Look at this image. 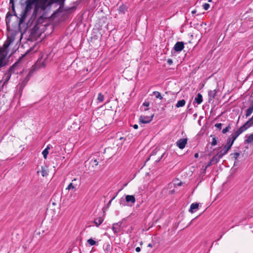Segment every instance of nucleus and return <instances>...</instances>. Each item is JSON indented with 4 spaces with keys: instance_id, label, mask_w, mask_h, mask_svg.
Masks as SVG:
<instances>
[{
    "instance_id": "nucleus-31",
    "label": "nucleus",
    "mask_w": 253,
    "mask_h": 253,
    "mask_svg": "<svg viewBox=\"0 0 253 253\" xmlns=\"http://www.w3.org/2000/svg\"><path fill=\"white\" fill-rule=\"evenodd\" d=\"M49 149H50L49 146H47L46 147V148L44 150H43V151H42V154L43 156V158H44V159H46V158H47V155H48V153H49V152H48V150H49Z\"/></svg>"
},
{
    "instance_id": "nucleus-26",
    "label": "nucleus",
    "mask_w": 253,
    "mask_h": 253,
    "mask_svg": "<svg viewBox=\"0 0 253 253\" xmlns=\"http://www.w3.org/2000/svg\"><path fill=\"white\" fill-rule=\"evenodd\" d=\"M252 142H253V134L247 136V138L244 140L245 144H250Z\"/></svg>"
},
{
    "instance_id": "nucleus-40",
    "label": "nucleus",
    "mask_w": 253,
    "mask_h": 253,
    "mask_svg": "<svg viewBox=\"0 0 253 253\" xmlns=\"http://www.w3.org/2000/svg\"><path fill=\"white\" fill-rule=\"evenodd\" d=\"M210 4L207 3H204L203 5V8L205 10H207L210 8Z\"/></svg>"
},
{
    "instance_id": "nucleus-42",
    "label": "nucleus",
    "mask_w": 253,
    "mask_h": 253,
    "mask_svg": "<svg viewBox=\"0 0 253 253\" xmlns=\"http://www.w3.org/2000/svg\"><path fill=\"white\" fill-rule=\"evenodd\" d=\"M14 38L12 37H8L6 40V41L10 42V44L13 42Z\"/></svg>"
},
{
    "instance_id": "nucleus-29",
    "label": "nucleus",
    "mask_w": 253,
    "mask_h": 253,
    "mask_svg": "<svg viewBox=\"0 0 253 253\" xmlns=\"http://www.w3.org/2000/svg\"><path fill=\"white\" fill-rule=\"evenodd\" d=\"M185 103H186L185 100L184 99H182V100H179L177 102V103H176L175 106L177 108L181 107L185 105Z\"/></svg>"
},
{
    "instance_id": "nucleus-14",
    "label": "nucleus",
    "mask_w": 253,
    "mask_h": 253,
    "mask_svg": "<svg viewBox=\"0 0 253 253\" xmlns=\"http://www.w3.org/2000/svg\"><path fill=\"white\" fill-rule=\"evenodd\" d=\"M244 131L240 127L238 130L234 132L231 135V137L234 140H235L236 138Z\"/></svg>"
},
{
    "instance_id": "nucleus-3",
    "label": "nucleus",
    "mask_w": 253,
    "mask_h": 253,
    "mask_svg": "<svg viewBox=\"0 0 253 253\" xmlns=\"http://www.w3.org/2000/svg\"><path fill=\"white\" fill-rule=\"evenodd\" d=\"M99 158H90V159L85 162V166L87 167L88 166V169H90L91 166L93 168L95 166H97L98 165Z\"/></svg>"
},
{
    "instance_id": "nucleus-36",
    "label": "nucleus",
    "mask_w": 253,
    "mask_h": 253,
    "mask_svg": "<svg viewBox=\"0 0 253 253\" xmlns=\"http://www.w3.org/2000/svg\"><path fill=\"white\" fill-rule=\"evenodd\" d=\"M87 242L90 245V246H94L97 244V242L94 241L92 239L90 238L88 239L87 241Z\"/></svg>"
},
{
    "instance_id": "nucleus-19",
    "label": "nucleus",
    "mask_w": 253,
    "mask_h": 253,
    "mask_svg": "<svg viewBox=\"0 0 253 253\" xmlns=\"http://www.w3.org/2000/svg\"><path fill=\"white\" fill-rule=\"evenodd\" d=\"M216 95V90L214 89L213 90H210L208 92V97H209V102H210L212 100L215 96Z\"/></svg>"
},
{
    "instance_id": "nucleus-22",
    "label": "nucleus",
    "mask_w": 253,
    "mask_h": 253,
    "mask_svg": "<svg viewBox=\"0 0 253 253\" xmlns=\"http://www.w3.org/2000/svg\"><path fill=\"white\" fill-rule=\"evenodd\" d=\"M104 221L103 217H99L94 219V223L97 227H98Z\"/></svg>"
},
{
    "instance_id": "nucleus-4",
    "label": "nucleus",
    "mask_w": 253,
    "mask_h": 253,
    "mask_svg": "<svg viewBox=\"0 0 253 253\" xmlns=\"http://www.w3.org/2000/svg\"><path fill=\"white\" fill-rule=\"evenodd\" d=\"M184 42H177L173 47V50L176 52H180L184 48Z\"/></svg>"
},
{
    "instance_id": "nucleus-8",
    "label": "nucleus",
    "mask_w": 253,
    "mask_h": 253,
    "mask_svg": "<svg viewBox=\"0 0 253 253\" xmlns=\"http://www.w3.org/2000/svg\"><path fill=\"white\" fill-rule=\"evenodd\" d=\"M187 142V138H181L176 142V145L179 148L183 149Z\"/></svg>"
},
{
    "instance_id": "nucleus-47",
    "label": "nucleus",
    "mask_w": 253,
    "mask_h": 253,
    "mask_svg": "<svg viewBox=\"0 0 253 253\" xmlns=\"http://www.w3.org/2000/svg\"><path fill=\"white\" fill-rule=\"evenodd\" d=\"M115 197H116V196H114V197L113 198H112V199H111V200L108 202V204H107V207H109L110 206V205H111V204L112 201H113V200L115 198Z\"/></svg>"
},
{
    "instance_id": "nucleus-11",
    "label": "nucleus",
    "mask_w": 253,
    "mask_h": 253,
    "mask_svg": "<svg viewBox=\"0 0 253 253\" xmlns=\"http://www.w3.org/2000/svg\"><path fill=\"white\" fill-rule=\"evenodd\" d=\"M240 155V152H235L234 153H232L230 154V156H233V157L234 159V167H238L239 166V162L238 161V157Z\"/></svg>"
},
{
    "instance_id": "nucleus-12",
    "label": "nucleus",
    "mask_w": 253,
    "mask_h": 253,
    "mask_svg": "<svg viewBox=\"0 0 253 253\" xmlns=\"http://www.w3.org/2000/svg\"><path fill=\"white\" fill-rule=\"evenodd\" d=\"M34 11L33 13L32 14L31 19H35L37 16L38 12V11L40 9H41L40 6L39 5V3H36L34 4Z\"/></svg>"
},
{
    "instance_id": "nucleus-2",
    "label": "nucleus",
    "mask_w": 253,
    "mask_h": 253,
    "mask_svg": "<svg viewBox=\"0 0 253 253\" xmlns=\"http://www.w3.org/2000/svg\"><path fill=\"white\" fill-rule=\"evenodd\" d=\"M10 4H11V8H12V14L10 12H8L6 14V18H5V21H6V24L7 25L8 23H9L10 22V18H11V17L13 15H14V16H16L18 17V18H19L17 14H16V13L15 12V6H14V0H10V2H9Z\"/></svg>"
},
{
    "instance_id": "nucleus-32",
    "label": "nucleus",
    "mask_w": 253,
    "mask_h": 253,
    "mask_svg": "<svg viewBox=\"0 0 253 253\" xmlns=\"http://www.w3.org/2000/svg\"><path fill=\"white\" fill-rule=\"evenodd\" d=\"M153 94L155 95L156 98L159 99L160 100H162L163 99V97L162 96L161 93L159 91H155L153 92Z\"/></svg>"
},
{
    "instance_id": "nucleus-59",
    "label": "nucleus",
    "mask_w": 253,
    "mask_h": 253,
    "mask_svg": "<svg viewBox=\"0 0 253 253\" xmlns=\"http://www.w3.org/2000/svg\"><path fill=\"white\" fill-rule=\"evenodd\" d=\"M207 167H206L205 169H203V173L205 172L206 170V169H207Z\"/></svg>"
},
{
    "instance_id": "nucleus-1",
    "label": "nucleus",
    "mask_w": 253,
    "mask_h": 253,
    "mask_svg": "<svg viewBox=\"0 0 253 253\" xmlns=\"http://www.w3.org/2000/svg\"><path fill=\"white\" fill-rule=\"evenodd\" d=\"M10 44V42L5 41L3 45V48L0 46V68L3 67L4 64L3 60H4L7 53V49Z\"/></svg>"
},
{
    "instance_id": "nucleus-35",
    "label": "nucleus",
    "mask_w": 253,
    "mask_h": 253,
    "mask_svg": "<svg viewBox=\"0 0 253 253\" xmlns=\"http://www.w3.org/2000/svg\"><path fill=\"white\" fill-rule=\"evenodd\" d=\"M97 99L98 101V102H102L104 100L103 95H102L101 93H99L98 95V97H97Z\"/></svg>"
},
{
    "instance_id": "nucleus-56",
    "label": "nucleus",
    "mask_w": 253,
    "mask_h": 253,
    "mask_svg": "<svg viewBox=\"0 0 253 253\" xmlns=\"http://www.w3.org/2000/svg\"><path fill=\"white\" fill-rule=\"evenodd\" d=\"M153 247V245L151 243H150L148 245V247L152 248Z\"/></svg>"
},
{
    "instance_id": "nucleus-18",
    "label": "nucleus",
    "mask_w": 253,
    "mask_h": 253,
    "mask_svg": "<svg viewBox=\"0 0 253 253\" xmlns=\"http://www.w3.org/2000/svg\"><path fill=\"white\" fill-rule=\"evenodd\" d=\"M253 112V100L251 102V105L246 110L245 116L246 118L249 117Z\"/></svg>"
},
{
    "instance_id": "nucleus-57",
    "label": "nucleus",
    "mask_w": 253,
    "mask_h": 253,
    "mask_svg": "<svg viewBox=\"0 0 253 253\" xmlns=\"http://www.w3.org/2000/svg\"><path fill=\"white\" fill-rule=\"evenodd\" d=\"M169 104V103H167L165 105V107H168Z\"/></svg>"
},
{
    "instance_id": "nucleus-41",
    "label": "nucleus",
    "mask_w": 253,
    "mask_h": 253,
    "mask_svg": "<svg viewBox=\"0 0 253 253\" xmlns=\"http://www.w3.org/2000/svg\"><path fill=\"white\" fill-rule=\"evenodd\" d=\"M222 124L221 123L216 124L214 126L219 130H220L221 129Z\"/></svg>"
},
{
    "instance_id": "nucleus-46",
    "label": "nucleus",
    "mask_w": 253,
    "mask_h": 253,
    "mask_svg": "<svg viewBox=\"0 0 253 253\" xmlns=\"http://www.w3.org/2000/svg\"><path fill=\"white\" fill-rule=\"evenodd\" d=\"M142 105L145 107H148L150 105V103L148 101H145Z\"/></svg>"
},
{
    "instance_id": "nucleus-9",
    "label": "nucleus",
    "mask_w": 253,
    "mask_h": 253,
    "mask_svg": "<svg viewBox=\"0 0 253 253\" xmlns=\"http://www.w3.org/2000/svg\"><path fill=\"white\" fill-rule=\"evenodd\" d=\"M252 126H253V119L252 117L245 124L241 126V127L245 131Z\"/></svg>"
},
{
    "instance_id": "nucleus-48",
    "label": "nucleus",
    "mask_w": 253,
    "mask_h": 253,
    "mask_svg": "<svg viewBox=\"0 0 253 253\" xmlns=\"http://www.w3.org/2000/svg\"><path fill=\"white\" fill-rule=\"evenodd\" d=\"M167 63L169 64V65H171L173 63V61L172 59H168V61H167Z\"/></svg>"
},
{
    "instance_id": "nucleus-30",
    "label": "nucleus",
    "mask_w": 253,
    "mask_h": 253,
    "mask_svg": "<svg viewBox=\"0 0 253 253\" xmlns=\"http://www.w3.org/2000/svg\"><path fill=\"white\" fill-rule=\"evenodd\" d=\"M44 16L43 15L40 16L37 20V21L36 22V24L39 25V24L42 23L44 21Z\"/></svg>"
},
{
    "instance_id": "nucleus-25",
    "label": "nucleus",
    "mask_w": 253,
    "mask_h": 253,
    "mask_svg": "<svg viewBox=\"0 0 253 253\" xmlns=\"http://www.w3.org/2000/svg\"><path fill=\"white\" fill-rule=\"evenodd\" d=\"M221 158H222V157L218 153H217L212 158L211 160L214 164H216L219 161Z\"/></svg>"
},
{
    "instance_id": "nucleus-17",
    "label": "nucleus",
    "mask_w": 253,
    "mask_h": 253,
    "mask_svg": "<svg viewBox=\"0 0 253 253\" xmlns=\"http://www.w3.org/2000/svg\"><path fill=\"white\" fill-rule=\"evenodd\" d=\"M229 150L230 148H229L226 146L224 145L223 149L221 150L219 152H218L217 153L222 158L223 156H224L227 153Z\"/></svg>"
},
{
    "instance_id": "nucleus-38",
    "label": "nucleus",
    "mask_w": 253,
    "mask_h": 253,
    "mask_svg": "<svg viewBox=\"0 0 253 253\" xmlns=\"http://www.w3.org/2000/svg\"><path fill=\"white\" fill-rule=\"evenodd\" d=\"M76 189V186H75V185H74L73 184V183H70L68 185L67 188H66L67 190H71V189Z\"/></svg>"
},
{
    "instance_id": "nucleus-39",
    "label": "nucleus",
    "mask_w": 253,
    "mask_h": 253,
    "mask_svg": "<svg viewBox=\"0 0 253 253\" xmlns=\"http://www.w3.org/2000/svg\"><path fill=\"white\" fill-rule=\"evenodd\" d=\"M112 230L114 231V233H117L120 229L118 227L116 226V224H113L112 226Z\"/></svg>"
},
{
    "instance_id": "nucleus-34",
    "label": "nucleus",
    "mask_w": 253,
    "mask_h": 253,
    "mask_svg": "<svg viewBox=\"0 0 253 253\" xmlns=\"http://www.w3.org/2000/svg\"><path fill=\"white\" fill-rule=\"evenodd\" d=\"M217 141H218V138L215 136H213L212 137V140L211 142V146H213L216 145L217 144Z\"/></svg>"
},
{
    "instance_id": "nucleus-64",
    "label": "nucleus",
    "mask_w": 253,
    "mask_h": 253,
    "mask_svg": "<svg viewBox=\"0 0 253 253\" xmlns=\"http://www.w3.org/2000/svg\"><path fill=\"white\" fill-rule=\"evenodd\" d=\"M66 253H70V252H67Z\"/></svg>"
},
{
    "instance_id": "nucleus-33",
    "label": "nucleus",
    "mask_w": 253,
    "mask_h": 253,
    "mask_svg": "<svg viewBox=\"0 0 253 253\" xmlns=\"http://www.w3.org/2000/svg\"><path fill=\"white\" fill-rule=\"evenodd\" d=\"M231 124L230 123L225 128H224L222 130V133L225 134L231 129Z\"/></svg>"
},
{
    "instance_id": "nucleus-7",
    "label": "nucleus",
    "mask_w": 253,
    "mask_h": 253,
    "mask_svg": "<svg viewBox=\"0 0 253 253\" xmlns=\"http://www.w3.org/2000/svg\"><path fill=\"white\" fill-rule=\"evenodd\" d=\"M49 3V0H42L40 1L39 5L41 9L42 10L44 11L47 9V8L50 7L52 6V4H48Z\"/></svg>"
},
{
    "instance_id": "nucleus-37",
    "label": "nucleus",
    "mask_w": 253,
    "mask_h": 253,
    "mask_svg": "<svg viewBox=\"0 0 253 253\" xmlns=\"http://www.w3.org/2000/svg\"><path fill=\"white\" fill-rule=\"evenodd\" d=\"M42 175V176H45L47 175V172L46 170L45 169V168L43 166L42 167V170H41Z\"/></svg>"
},
{
    "instance_id": "nucleus-61",
    "label": "nucleus",
    "mask_w": 253,
    "mask_h": 253,
    "mask_svg": "<svg viewBox=\"0 0 253 253\" xmlns=\"http://www.w3.org/2000/svg\"><path fill=\"white\" fill-rule=\"evenodd\" d=\"M149 159H150V157L146 159V162L148 161Z\"/></svg>"
},
{
    "instance_id": "nucleus-60",
    "label": "nucleus",
    "mask_w": 253,
    "mask_h": 253,
    "mask_svg": "<svg viewBox=\"0 0 253 253\" xmlns=\"http://www.w3.org/2000/svg\"><path fill=\"white\" fill-rule=\"evenodd\" d=\"M148 109H149L148 108H145V109H144V111H147V110H148Z\"/></svg>"
},
{
    "instance_id": "nucleus-45",
    "label": "nucleus",
    "mask_w": 253,
    "mask_h": 253,
    "mask_svg": "<svg viewBox=\"0 0 253 253\" xmlns=\"http://www.w3.org/2000/svg\"><path fill=\"white\" fill-rule=\"evenodd\" d=\"M214 164L213 162L211 161V160H210V161L208 163L206 167H210L212 165Z\"/></svg>"
},
{
    "instance_id": "nucleus-28",
    "label": "nucleus",
    "mask_w": 253,
    "mask_h": 253,
    "mask_svg": "<svg viewBox=\"0 0 253 253\" xmlns=\"http://www.w3.org/2000/svg\"><path fill=\"white\" fill-rule=\"evenodd\" d=\"M127 7L125 5H122L119 7V12L121 13H125L127 11Z\"/></svg>"
},
{
    "instance_id": "nucleus-24",
    "label": "nucleus",
    "mask_w": 253,
    "mask_h": 253,
    "mask_svg": "<svg viewBox=\"0 0 253 253\" xmlns=\"http://www.w3.org/2000/svg\"><path fill=\"white\" fill-rule=\"evenodd\" d=\"M77 9L76 6H73L72 7H65V12H66L67 14H71L74 12Z\"/></svg>"
},
{
    "instance_id": "nucleus-10",
    "label": "nucleus",
    "mask_w": 253,
    "mask_h": 253,
    "mask_svg": "<svg viewBox=\"0 0 253 253\" xmlns=\"http://www.w3.org/2000/svg\"><path fill=\"white\" fill-rule=\"evenodd\" d=\"M126 201L128 204L131 206L135 203L136 200L134 196L128 195L126 196Z\"/></svg>"
},
{
    "instance_id": "nucleus-58",
    "label": "nucleus",
    "mask_w": 253,
    "mask_h": 253,
    "mask_svg": "<svg viewBox=\"0 0 253 253\" xmlns=\"http://www.w3.org/2000/svg\"><path fill=\"white\" fill-rule=\"evenodd\" d=\"M42 64L43 67H44L45 66V64L43 62H42Z\"/></svg>"
},
{
    "instance_id": "nucleus-27",
    "label": "nucleus",
    "mask_w": 253,
    "mask_h": 253,
    "mask_svg": "<svg viewBox=\"0 0 253 253\" xmlns=\"http://www.w3.org/2000/svg\"><path fill=\"white\" fill-rule=\"evenodd\" d=\"M234 141L235 140L232 139L231 137H228L225 146L230 149Z\"/></svg>"
},
{
    "instance_id": "nucleus-21",
    "label": "nucleus",
    "mask_w": 253,
    "mask_h": 253,
    "mask_svg": "<svg viewBox=\"0 0 253 253\" xmlns=\"http://www.w3.org/2000/svg\"><path fill=\"white\" fill-rule=\"evenodd\" d=\"M199 207V204L195 203H192L190 206V208L189 209V212L193 213L196 210L198 209Z\"/></svg>"
},
{
    "instance_id": "nucleus-62",
    "label": "nucleus",
    "mask_w": 253,
    "mask_h": 253,
    "mask_svg": "<svg viewBox=\"0 0 253 253\" xmlns=\"http://www.w3.org/2000/svg\"><path fill=\"white\" fill-rule=\"evenodd\" d=\"M181 185V182H179L178 184V185Z\"/></svg>"
},
{
    "instance_id": "nucleus-54",
    "label": "nucleus",
    "mask_w": 253,
    "mask_h": 253,
    "mask_svg": "<svg viewBox=\"0 0 253 253\" xmlns=\"http://www.w3.org/2000/svg\"><path fill=\"white\" fill-rule=\"evenodd\" d=\"M194 157L197 158L199 157V154L198 153L195 154Z\"/></svg>"
},
{
    "instance_id": "nucleus-50",
    "label": "nucleus",
    "mask_w": 253,
    "mask_h": 253,
    "mask_svg": "<svg viewBox=\"0 0 253 253\" xmlns=\"http://www.w3.org/2000/svg\"><path fill=\"white\" fill-rule=\"evenodd\" d=\"M135 251H136V252H139L141 251V248L140 247H137L135 249Z\"/></svg>"
},
{
    "instance_id": "nucleus-53",
    "label": "nucleus",
    "mask_w": 253,
    "mask_h": 253,
    "mask_svg": "<svg viewBox=\"0 0 253 253\" xmlns=\"http://www.w3.org/2000/svg\"><path fill=\"white\" fill-rule=\"evenodd\" d=\"M164 155H165V154L164 153V154L161 156V158H160L159 160H157V161H156V162H160V160H161V159L164 157Z\"/></svg>"
},
{
    "instance_id": "nucleus-20",
    "label": "nucleus",
    "mask_w": 253,
    "mask_h": 253,
    "mask_svg": "<svg viewBox=\"0 0 253 253\" xmlns=\"http://www.w3.org/2000/svg\"><path fill=\"white\" fill-rule=\"evenodd\" d=\"M33 73V71L31 70L29 73L27 74V75L26 76L25 79H24L22 84H24V86H25L27 83L29 81L31 77L32 76V74Z\"/></svg>"
},
{
    "instance_id": "nucleus-55",
    "label": "nucleus",
    "mask_w": 253,
    "mask_h": 253,
    "mask_svg": "<svg viewBox=\"0 0 253 253\" xmlns=\"http://www.w3.org/2000/svg\"><path fill=\"white\" fill-rule=\"evenodd\" d=\"M196 12H197L196 10V9H195V10H193V11L191 12V13H192V14H195V13H196Z\"/></svg>"
},
{
    "instance_id": "nucleus-43",
    "label": "nucleus",
    "mask_w": 253,
    "mask_h": 253,
    "mask_svg": "<svg viewBox=\"0 0 253 253\" xmlns=\"http://www.w3.org/2000/svg\"><path fill=\"white\" fill-rule=\"evenodd\" d=\"M33 49V48H31L29 50H27V52L23 55H22L21 58H23L26 55H28L31 51Z\"/></svg>"
},
{
    "instance_id": "nucleus-5",
    "label": "nucleus",
    "mask_w": 253,
    "mask_h": 253,
    "mask_svg": "<svg viewBox=\"0 0 253 253\" xmlns=\"http://www.w3.org/2000/svg\"><path fill=\"white\" fill-rule=\"evenodd\" d=\"M154 116V114L151 115V116H140L139 119V123L142 124H148L152 121L153 118Z\"/></svg>"
},
{
    "instance_id": "nucleus-63",
    "label": "nucleus",
    "mask_w": 253,
    "mask_h": 253,
    "mask_svg": "<svg viewBox=\"0 0 253 253\" xmlns=\"http://www.w3.org/2000/svg\"><path fill=\"white\" fill-rule=\"evenodd\" d=\"M211 1H212V0H208V2H211Z\"/></svg>"
},
{
    "instance_id": "nucleus-51",
    "label": "nucleus",
    "mask_w": 253,
    "mask_h": 253,
    "mask_svg": "<svg viewBox=\"0 0 253 253\" xmlns=\"http://www.w3.org/2000/svg\"><path fill=\"white\" fill-rule=\"evenodd\" d=\"M110 247H111V246H110V244L108 243V244L106 245V249H106V250H109V249H110Z\"/></svg>"
},
{
    "instance_id": "nucleus-52",
    "label": "nucleus",
    "mask_w": 253,
    "mask_h": 253,
    "mask_svg": "<svg viewBox=\"0 0 253 253\" xmlns=\"http://www.w3.org/2000/svg\"><path fill=\"white\" fill-rule=\"evenodd\" d=\"M133 127L134 129H137V128H138V125H137L135 124V125H134L133 126Z\"/></svg>"
},
{
    "instance_id": "nucleus-49",
    "label": "nucleus",
    "mask_w": 253,
    "mask_h": 253,
    "mask_svg": "<svg viewBox=\"0 0 253 253\" xmlns=\"http://www.w3.org/2000/svg\"><path fill=\"white\" fill-rule=\"evenodd\" d=\"M122 222H119L118 223H115L116 224V226H117V227H118L119 228L121 226V225H122Z\"/></svg>"
},
{
    "instance_id": "nucleus-15",
    "label": "nucleus",
    "mask_w": 253,
    "mask_h": 253,
    "mask_svg": "<svg viewBox=\"0 0 253 253\" xmlns=\"http://www.w3.org/2000/svg\"><path fill=\"white\" fill-rule=\"evenodd\" d=\"M19 65L18 62H16L14 63L12 66H11L8 70L7 71L8 72L10 73L11 74L15 73L16 70L18 69V66Z\"/></svg>"
},
{
    "instance_id": "nucleus-13",
    "label": "nucleus",
    "mask_w": 253,
    "mask_h": 253,
    "mask_svg": "<svg viewBox=\"0 0 253 253\" xmlns=\"http://www.w3.org/2000/svg\"><path fill=\"white\" fill-rule=\"evenodd\" d=\"M34 11L33 13L32 14L31 19H35L37 16L38 12V11L40 9H41L40 6L39 5V3H36L34 4Z\"/></svg>"
},
{
    "instance_id": "nucleus-44",
    "label": "nucleus",
    "mask_w": 253,
    "mask_h": 253,
    "mask_svg": "<svg viewBox=\"0 0 253 253\" xmlns=\"http://www.w3.org/2000/svg\"><path fill=\"white\" fill-rule=\"evenodd\" d=\"M24 87H25V86H24V84H23L22 83V84H21V86H20V88L19 89V91H18L19 92H20L21 94L22 93V92L23 89Z\"/></svg>"
},
{
    "instance_id": "nucleus-6",
    "label": "nucleus",
    "mask_w": 253,
    "mask_h": 253,
    "mask_svg": "<svg viewBox=\"0 0 253 253\" xmlns=\"http://www.w3.org/2000/svg\"><path fill=\"white\" fill-rule=\"evenodd\" d=\"M12 74L6 71L4 74L2 80L0 81V83L3 82L1 87L3 88L5 85L7 84L8 82L10 80Z\"/></svg>"
},
{
    "instance_id": "nucleus-16",
    "label": "nucleus",
    "mask_w": 253,
    "mask_h": 253,
    "mask_svg": "<svg viewBox=\"0 0 253 253\" xmlns=\"http://www.w3.org/2000/svg\"><path fill=\"white\" fill-rule=\"evenodd\" d=\"M66 0H63L61 1V2H59L57 4L59 5V8L56 10V13H60L62 12H65V8L64 7V3Z\"/></svg>"
},
{
    "instance_id": "nucleus-23",
    "label": "nucleus",
    "mask_w": 253,
    "mask_h": 253,
    "mask_svg": "<svg viewBox=\"0 0 253 253\" xmlns=\"http://www.w3.org/2000/svg\"><path fill=\"white\" fill-rule=\"evenodd\" d=\"M194 101L198 104H201L203 101V96L201 93H198L197 96L195 97Z\"/></svg>"
}]
</instances>
